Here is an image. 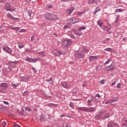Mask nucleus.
Here are the masks:
<instances>
[{"label": "nucleus", "mask_w": 127, "mask_h": 127, "mask_svg": "<svg viewBox=\"0 0 127 127\" xmlns=\"http://www.w3.org/2000/svg\"><path fill=\"white\" fill-rule=\"evenodd\" d=\"M39 56H40V57H43V56H45V55L44 54V53H43V52L39 53Z\"/></svg>", "instance_id": "nucleus-26"}, {"label": "nucleus", "mask_w": 127, "mask_h": 127, "mask_svg": "<svg viewBox=\"0 0 127 127\" xmlns=\"http://www.w3.org/2000/svg\"><path fill=\"white\" fill-rule=\"evenodd\" d=\"M3 103L5 105H9V103L8 102H7V101H3Z\"/></svg>", "instance_id": "nucleus-47"}, {"label": "nucleus", "mask_w": 127, "mask_h": 127, "mask_svg": "<svg viewBox=\"0 0 127 127\" xmlns=\"http://www.w3.org/2000/svg\"><path fill=\"white\" fill-rule=\"evenodd\" d=\"M25 61H27V62H29L30 63H32V58H30L29 57H27L25 59Z\"/></svg>", "instance_id": "nucleus-20"}, {"label": "nucleus", "mask_w": 127, "mask_h": 127, "mask_svg": "<svg viewBox=\"0 0 127 127\" xmlns=\"http://www.w3.org/2000/svg\"><path fill=\"white\" fill-rule=\"evenodd\" d=\"M109 39H110V38H107L104 40H102L101 41V42H102V43H107V42H108V40H109Z\"/></svg>", "instance_id": "nucleus-31"}, {"label": "nucleus", "mask_w": 127, "mask_h": 127, "mask_svg": "<svg viewBox=\"0 0 127 127\" xmlns=\"http://www.w3.org/2000/svg\"><path fill=\"white\" fill-rule=\"evenodd\" d=\"M100 10H101L100 9V8H99V7H97L95 10H94V14H96V13H97V12H98V11H100Z\"/></svg>", "instance_id": "nucleus-24"}, {"label": "nucleus", "mask_w": 127, "mask_h": 127, "mask_svg": "<svg viewBox=\"0 0 127 127\" xmlns=\"http://www.w3.org/2000/svg\"><path fill=\"white\" fill-rule=\"evenodd\" d=\"M103 70H105L106 71H112V64L108 66H105L103 68Z\"/></svg>", "instance_id": "nucleus-13"}, {"label": "nucleus", "mask_w": 127, "mask_h": 127, "mask_svg": "<svg viewBox=\"0 0 127 127\" xmlns=\"http://www.w3.org/2000/svg\"><path fill=\"white\" fill-rule=\"evenodd\" d=\"M110 101H106V104H110Z\"/></svg>", "instance_id": "nucleus-59"}, {"label": "nucleus", "mask_w": 127, "mask_h": 127, "mask_svg": "<svg viewBox=\"0 0 127 127\" xmlns=\"http://www.w3.org/2000/svg\"><path fill=\"white\" fill-rule=\"evenodd\" d=\"M63 2H68L69 1V0H61Z\"/></svg>", "instance_id": "nucleus-50"}, {"label": "nucleus", "mask_w": 127, "mask_h": 127, "mask_svg": "<svg viewBox=\"0 0 127 127\" xmlns=\"http://www.w3.org/2000/svg\"><path fill=\"white\" fill-rule=\"evenodd\" d=\"M81 14H83V13H85V11H82L81 12H80Z\"/></svg>", "instance_id": "nucleus-57"}, {"label": "nucleus", "mask_w": 127, "mask_h": 127, "mask_svg": "<svg viewBox=\"0 0 127 127\" xmlns=\"http://www.w3.org/2000/svg\"><path fill=\"white\" fill-rule=\"evenodd\" d=\"M119 100V98H118V96L117 95H114L112 98V102H117Z\"/></svg>", "instance_id": "nucleus-18"}, {"label": "nucleus", "mask_w": 127, "mask_h": 127, "mask_svg": "<svg viewBox=\"0 0 127 127\" xmlns=\"http://www.w3.org/2000/svg\"><path fill=\"white\" fill-rule=\"evenodd\" d=\"M69 107L71 108V109H74V107H75V105L74 104V103L71 102L69 103Z\"/></svg>", "instance_id": "nucleus-23"}, {"label": "nucleus", "mask_w": 127, "mask_h": 127, "mask_svg": "<svg viewBox=\"0 0 127 127\" xmlns=\"http://www.w3.org/2000/svg\"><path fill=\"white\" fill-rule=\"evenodd\" d=\"M34 36H32L31 38V41H33L34 40Z\"/></svg>", "instance_id": "nucleus-51"}, {"label": "nucleus", "mask_w": 127, "mask_h": 127, "mask_svg": "<svg viewBox=\"0 0 127 127\" xmlns=\"http://www.w3.org/2000/svg\"><path fill=\"white\" fill-rule=\"evenodd\" d=\"M53 54H54V55H55V56L59 57L61 55V52L58 51L57 50H55L53 52Z\"/></svg>", "instance_id": "nucleus-10"}, {"label": "nucleus", "mask_w": 127, "mask_h": 127, "mask_svg": "<svg viewBox=\"0 0 127 127\" xmlns=\"http://www.w3.org/2000/svg\"><path fill=\"white\" fill-rule=\"evenodd\" d=\"M123 41H126V38H124L123 39Z\"/></svg>", "instance_id": "nucleus-62"}, {"label": "nucleus", "mask_w": 127, "mask_h": 127, "mask_svg": "<svg viewBox=\"0 0 127 127\" xmlns=\"http://www.w3.org/2000/svg\"><path fill=\"white\" fill-rule=\"evenodd\" d=\"M96 110H97V108L96 107H89V108H88V112H95Z\"/></svg>", "instance_id": "nucleus-16"}, {"label": "nucleus", "mask_w": 127, "mask_h": 127, "mask_svg": "<svg viewBox=\"0 0 127 127\" xmlns=\"http://www.w3.org/2000/svg\"><path fill=\"white\" fill-rule=\"evenodd\" d=\"M37 61H40V58H35V59H32V63H36Z\"/></svg>", "instance_id": "nucleus-17"}, {"label": "nucleus", "mask_w": 127, "mask_h": 127, "mask_svg": "<svg viewBox=\"0 0 127 127\" xmlns=\"http://www.w3.org/2000/svg\"><path fill=\"white\" fill-rule=\"evenodd\" d=\"M75 57L78 59H82L85 57V55L83 54L82 52H78L76 54Z\"/></svg>", "instance_id": "nucleus-5"}, {"label": "nucleus", "mask_w": 127, "mask_h": 127, "mask_svg": "<svg viewBox=\"0 0 127 127\" xmlns=\"http://www.w3.org/2000/svg\"><path fill=\"white\" fill-rule=\"evenodd\" d=\"M117 87L118 88V89H120V88H121V83H118L117 85Z\"/></svg>", "instance_id": "nucleus-48"}, {"label": "nucleus", "mask_w": 127, "mask_h": 127, "mask_svg": "<svg viewBox=\"0 0 127 127\" xmlns=\"http://www.w3.org/2000/svg\"><path fill=\"white\" fill-rule=\"evenodd\" d=\"M4 9H5V10H7L11 12L14 11V10H15L16 9L15 8H13V9L10 8V5L9 4V3H8V2H7L5 3Z\"/></svg>", "instance_id": "nucleus-4"}, {"label": "nucleus", "mask_w": 127, "mask_h": 127, "mask_svg": "<svg viewBox=\"0 0 127 127\" xmlns=\"http://www.w3.org/2000/svg\"><path fill=\"white\" fill-rule=\"evenodd\" d=\"M95 97H97V98H100L101 96H100V94L99 93H97L96 94Z\"/></svg>", "instance_id": "nucleus-52"}, {"label": "nucleus", "mask_w": 127, "mask_h": 127, "mask_svg": "<svg viewBox=\"0 0 127 127\" xmlns=\"http://www.w3.org/2000/svg\"><path fill=\"white\" fill-rule=\"evenodd\" d=\"M124 126H125V127H127V123L125 124L124 125Z\"/></svg>", "instance_id": "nucleus-63"}, {"label": "nucleus", "mask_w": 127, "mask_h": 127, "mask_svg": "<svg viewBox=\"0 0 127 127\" xmlns=\"http://www.w3.org/2000/svg\"><path fill=\"white\" fill-rule=\"evenodd\" d=\"M65 127H69V126L68 125V124L65 125Z\"/></svg>", "instance_id": "nucleus-61"}, {"label": "nucleus", "mask_w": 127, "mask_h": 127, "mask_svg": "<svg viewBox=\"0 0 127 127\" xmlns=\"http://www.w3.org/2000/svg\"><path fill=\"white\" fill-rule=\"evenodd\" d=\"M112 61L111 59H108V60L105 62V65H107V64H109Z\"/></svg>", "instance_id": "nucleus-27"}, {"label": "nucleus", "mask_w": 127, "mask_h": 127, "mask_svg": "<svg viewBox=\"0 0 127 127\" xmlns=\"http://www.w3.org/2000/svg\"><path fill=\"white\" fill-rule=\"evenodd\" d=\"M75 10V7H71L68 9V15H71V13Z\"/></svg>", "instance_id": "nucleus-14"}, {"label": "nucleus", "mask_w": 127, "mask_h": 127, "mask_svg": "<svg viewBox=\"0 0 127 127\" xmlns=\"http://www.w3.org/2000/svg\"><path fill=\"white\" fill-rule=\"evenodd\" d=\"M108 25H109V28H107V27H104V30H107V32L108 33H111V32H110V30H111V24H109V23H107Z\"/></svg>", "instance_id": "nucleus-12"}, {"label": "nucleus", "mask_w": 127, "mask_h": 127, "mask_svg": "<svg viewBox=\"0 0 127 127\" xmlns=\"http://www.w3.org/2000/svg\"><path fill=\"white\" fill-rule=\"evenodd\" d=\"M31 14H32V11H28V15H29V16H31Z\"/></svg>", "instance_id": "nucleus-37"}, {"label": "nucleus", "mask_w": 127, "mask_h": 127, "mask_svg": "<svg viewBox=\"0 0 127 127\" xmlns=\"http://www.w3.org/2000/svg\"><path fill=\"white\" fill-rule=\"evenodd\" d=\"M77 110L78 111H81L82 112H88L89 108L86 107H78Z\"/></svg>", "instance_id": "nucleus-6"}, {"label": "nucleus", "mask_w": 127, "mask_h": 127, "mask_svg": "<svg viewBox=\"0 0 127 127\" xmlns=\"http://www.w3.org/2000/svg\"><path fill=\"white\" fill-rule=\"evenodd\" d=\"M64 28H68V26H64Z\"/></svg>", "instance_id": "nucleus-60"}, {"label": "nucleus", "mask_w": 127, "mask_h": 127, "mask_svg": "<svg viewBox=\"0 0 127 127\" xmlns=\"http://www.w3.org/2000/svg\"><path fill=\"white\" fill-rule=\"evenodd\" d=\"M14 127H20V125L17 124H15L13 125Z\"/></svg>", "instance_id": "nucleus-38"}, {"label": "nucleus", "mask_w": 127, "mask_h": 127, "mask_svg": "<svg viewBox=\"0 0 127 127\" xmlns=\"http://www.w3.org/2000/svg\"><path fill=\"white\" fill-rule=\"evenodd\" d=\"M71 38H72V39H75V36L71 35Z\"/></svg>", "instance_id": "nucleus-56"}, {"label": "nucleus", "mask_w": 127, "mask_h": 127, "mask_svg": "<svg viewBox=\"0 0 127 127\" xmlns=\"http://www.w3.org/2000/svg\"><path fill=\"white\" fill-rule=\"evenodd\" d=\"M53 7V4H48L45 6V8L47 10H48V9H49V8H52Z\"/></svg>", "instance_id": "nucleus-15"}, {"label": "nucleus", "mask_w": 127, "mask_h": 127, "mask_svg": "<svg viewBox=\"0 0 127 127\" xmlns=\"http://www.w3.org/2000/svg\"><path fill=\"white\" fill-rule=\"evenodd\" d=\"M18 47L20 49H21V48H23L24 47V45L23 44H19L18 45Z\"/></svg>", "instance_id": "nucleus-28"}, {"label": "nucleus", "mask_w": 127, "mask_h": 127, "mask_svg": "<svg viewBox=\"0 0 127 127\" xmlns=\"http://www.w3.org/2000/svg\"><path fill=\"white\" fill-rule=\"evenodd\" d=\"M87 104H88V106H90V105L92 106V100H88L87 101Z\"/></svg>", "instance_id": "nucleus-33"}, {"label": "nucleus", "mask_w": 127, "mask_h": 127, "mask_svg": "<svg viewBox=\"0 0 127 127\" xmlns=\"http://www.w3.org/2000/svg\"><path fill=\"white\" fill-rule=\"evenodd\" d=\"M77 15H82V14H81V12H78L77 13Z\"/></svg>", "instance_id": "nucleus-55"}, {"label": "nucleus", "mask_w": 127, "mask_h": 127, "mask_svg": "<svg viewBox=\"0 0 127 127\" xmlns=\"http://www.w3.org/2000/svg\"><path fill=\"white\" fill-rule=\"evenodd\" d=\"M0 87L2 90H6L7 89V84L6 83H1Z\"/></svg>", "instance_id": "nucleus-7"}, {"label": "nucleus", "mask_w": 127, "mask_h": 127, "mask_svg": "<svg viewBox=\"0 0 127 127\" xmlns=\"http://www.w3.org/2000/svg\"><path fill=\"white\" fill-rule=\"evenodd\" d=\"M62 48H63L64 49H65V48H69V47L70 46V45H72V44H73V42L71 40H65V39H63L62 41Z\"/></svg>", "instance_id": "nucleus-1"}, {"label": "nucleus", "mask_w": 127, "mask_h": 127, "mask_svg": "<svg viewBox=\"0 0 127 127\" xmlns=\"http://www.w3.org/2000/svg\"><path fill=\"white\" fill-rule=\"evenodd\" d=\"M107 126H108V127H112V123L111 122H109L107 124Z\"/></svg>", "instance_id": "nucleus-42"}, {"label": "nucleus", "mask_w": 127, "mask_h": 127, "mask_svg": "<svg viewBox=\"0 0 127 127\" xmlns=\"http://www.w3.org/2000/svg\"><path fill=\"white\" fill-rule=\"evenodd\" d=\"M104 81H105V80H104V79H102V80L100 81V84H104V83H105Z\"/></svg>", "instance_id": "nucleus-49"}, {"label": "nucleus", "mask_w": 127, "mask_h": 127, "mask_svg": "<svg viewBox=\"0 0 127 127\" xmlns=\"http://www.w3.org/2000/svg\"><path fill=\"white\" fill-rule=\"evenodd\" d=\"M110 117V115L109 114V113H107L105 115V119H108V118H109Z\"/></svg>", "instance_id": "nucleus-40"}, {"label": "nucleus", "mask_w": 127, "mask_h": 127, "mask_svg": "<svg viewBox=\"0 0 127 127\" xmlns=\"http://www.w3.org/2000/svg\"><path fill=\"white\" fill-rule=\"evenodd\" d=\"M7 16H8L9 17V18H13V16H12V15H11L9 13H7Z\"/></svg>", "instance_id": "nucleus-32"}, {"label": "nucleus", "mask_w": 127, "mask_h": 127, "mask_svg": "<svg viewBox=\"0 0 127 127\" xmlns=\"http://www.w3.org/2000/svg\"><path fill=\"white\" fill-rule=\"evenodd\" d=\"M13 19H14V20H18V19H19V18H14V17H13Z\"/></svg>", "instance_id": "nucleus-53"}, {"label": "nucleus", "mask_w": 127, "mask_h": 127, "mask_svg": "<svg viewBox=\"0 0 127 127\" xmlns=\"http://www.w3.org/2000/svg\"><path fill=\"white\" fill-rule=\"evenodd\" d=\"M8 123L7 120L4 119V120H2L0 121V124L2 127H5L6 126V123Z\"/></svg>", "instance_id": "nucleus-9"}, {"label": "nucleus", "mask_w": 127, "mask_h": 127, "mask_svg": "<svg viewBox=\"0 0 127 127\" xmlns=\"http://www.w3.org/2000/svg\"><path fill=\"white\" fill-rule=\"evenodd\" d=\"M88 3H94V0H89L88 1Z\"/></svg>", "instance_id": "nucleus-45"}, {"label": "nucleus", "mask_w": 127, "mask_h": 127, "mask_svg": "<svg viewBox=\"0 0 127 127\" xmlns=\"http://www.w3.org/2000/svg\"><path fill=\"white\" fill-rule=\"evenodd\" d=\"M122 11H123V9L120 8L116 9L115 12H122Z\"/></svg>", "instance_id": "nucleus-30"}, {"label": "nucleus", "mask_w": 127, "mask_h": 127, "mask_svg": "<svg viewBox=\"0 0 127 127\" xmlns=\"http://www.w3.org/2000/svg\"><path fill=\"white\" fill-rule=\"evenodd\" d=\"M62 85H63V87L64 88H65V89L69 88V86L67 85V83H66L65 82H63Z\"/></svg>", "instance_id": "nucleus-21"}, {"label": "nucleus", "mask_w": 127, "mask_h": 127, "mask_svg": "<svg viewBox=\"0 0 127 127\" xmlns=\"http://www.w3.org/2000/svg\"><path fill=\"white\" fill-rule=\"evenodd\" d=\"M3 50H4V51H5V52H6L7 53H9V54H11V55L13 56V55L12 54H14V53H13V51L11 49H10V48L8 47L6 45H4L3 46Z\"/></svg>", "instance_id": "nucleus-3"}, {"label": "nucleus", "mask_w": 127, "mask_h": 127, "mask_svg": "<svg viewBox=\"0 0 127 127\" xmlns=\"http://www.w3.org/2000/svg\"><path fill=\"white\" fill-rule=\"evenodd\" d=\"M116 82H117V80L115 81L114 82L112 83V85L114 86V85H116Z\"/></svg>", "instance_id": "nucleus-54"}, {"label": "nucleus", "mask_w": 127, "mask_h": 127, "mask_svg": "<svg viewBox=\"0 0 127 127\" xmlns=\"http://www.w3.org/2000/svg\"><path fill=\"white\" fill-rule=\"evenodd\" d=\"M19 79L21 82H24L26 80V78L23 76H20Z\"/></svg>", "instance_id": "nucleus-22"}, {"label": "nucleus", "mask_w": 127, "mask_h": 127, "mask_svg": "<svg viewBox=\"0 0 127 127\" xmlns=\"http://www.w3.org/2000/svg\"><path fill=\"white\" fill-rule=\"evenodd\" d=\"M57 16L56 14H54L52 13H46L45 15V18L47 19V20H50V21H53L56 19V17Z\"/></svg>", "instance_id": "nucleus-2"}, {"label": "nucleus", "mask_w": 127, "mask_h": 127, "mask_svg": "<svg viewBox=\"0 0 127 127\" xmlns=\"http://www.w3.org/2000/svg\"><path fill=\"white\" fill-rule=\"evenodd\" d=\"M68 22H69V24H74V23H77V21H76V19L74 17H72L71 19H69L68 20Z\"/></svg>", "instance_id": "nucleus-8"}, {"label": "nucleus", "mask_w": 127, "mask_h": 127, "mask_svg": "<svg viewBox=\"0 0 127 127\" xmlns=\"http://www.w3.org/2000/svg\"><path fill=\"white\" fill-rule=\"evenodd\" d=\"M94 57H95V56H90V57H89V60H93V59H93Z\"/></svg>", "instance_id": "nucleus-44"}, {"label": "nucleus", "mask_w": 127, "mask_h": 127, "mask_svg": "<svg viewBox=\"0 0 127 127\" xmlns=\"http://www.w3.org/2000/svg\"><path fill=\"white\" fill-rule=\"evenodd\" d=\"M44 120H45V117H44V116H41L40 118V121L41 122H43V121H44Z\"/></svg>", "instance_id": "nucleus-25"}, {"label": "nucleus", "mask_w": 127, "mask_h": 127, "mask_svg": "<svg viewBox=\"0 0 127 127\" xmlns=\"http://www.w3.org/2000/svg\"><path fill=\"white\" fill-rule=\"evenodd\" d=\"M97 25H99L100 27H102V26H103V22H102V21H101L100 20H99L97 21Z\"/></svg>", "instance_id": "nucleus-19"}, {"label": "nucleus", "mask_w": 127, "mask_h": 127, "mask_svg": "<svg viewBox=\"0 0 127 127\" xmlns=\"http://www.w3.org/2000/svg\"><path fill=\"white\" fill-rule=\"evenodd\" d=\"M84 29H86V27L82 26L79 28V30H84Z\"/></svg>", "instance_id": "nucleus-39"}, {"label": "nucleus", "mask_w": 127, "mask_h": 127, "mask_svg": "<svg viewBox=\"0 0 127 127\" xmlns=\"http://www.w3.org/2000/svg\"><path fill=\"white\" fill-rule=\"evenodd\" d=\"M9 28L10 29H12L13 30H15V31H18L19 29H20V28L18 27H13V26H9Z\"/></svg>", "instance_id": "nucleus-11"}, {"label": "nucleus", "mask_w": 127, "mask_h": 127, "mask_svg": "<svg viewBox=\"0 0 127 127\" xmlns=\"http://www.w3.org/2000/svg\"><path fill=\"white\" fill-rule=\"evenodd\" d=\"M53 79L52 77H51L50 79H46V82H51V83H52V81H53Z\"/></svg>", "instance_id": "nucleus-35"}, {"label": "nucleus", "mask_w": 127, "mask_h": 127, "mask_svg": "<svg viewBox=\"0 0 127 127\" xmlns=\"http://www.w3.org/2000/svg\"><path fill=\"white\" fill-rule=\"evenodd\" d=\"M31 0H25L26 1H27V2H30V1Z\"/></svg>", "instance_id": "nucleus-58"}, {"label": "nucleus", "mask_w": 127, "mask_h": 127, "mask_svg": "<svg viewBox=\"0 0 127 127\" xmlns=\"http://www.w3.org/2000/svg\"><path fill=\"white\" fill-rule=\"evenodd\" d=\"M32 69L33 71V73H36V69H35V67L32 66Z\"/></svg>", "instance_id": "nucleus-41"}, {"label": "nucleus", "mask_w": 127, "mask_h": 127, "mask_svg": "<svg viewBox=\"0 0 127 127\" xmlns=\"http://www.w3.org/2000/svg\"><path fill=\"white\" fill-rule=\"evenodd\" d=\"M23 96H28V91H24L23 93Z\"/></svg>", "instance_id": "nucleus-34"}, {"label": "nucleus", "mask_w": 127, "mask_h": 127, "mask_svg": "<svg viewBox=\"0 0 127 127\" xmlns=\"http://www.w3.org/2000/svg\"><path fill=\"white\" fill-rule=\"evenodd\" d=\"M28 79H29V77H27L26 78V80H28Z\"/></svg>", "instance_id": "nucleus-64"}, {"label": "nucleus", "mask_w": 127, "mask_h": 127, "mask_svg": "<svg viewBox=\"0 0 127 127\" xmlns=\"http://www.w3.org/2000/svg\"><path fill=\"white\" fill-rule=\"evenodd\" d=\"M100 118H101V115H100V114H97L95 116V119H100Z\"/></svg>", "instance_id": "nucleus-36"}, {"label": "nucleus", "mask_w": 127, "mask_h": 127, "mask_svg": "<svg viewBox=\"0 0 127 127\" xmlns=\"http://www.w3.org/2000/svg\"><path fill=\"white\" fill-rule=\"evenodd\" d=\"M119 19H120V15H118L116 19V21H119Z\"/></svg>", "instance_id": "nucleus-46"}, {"label": "nucleus", "mask_w": 127, "mask_h": 127, "mask_svg": "<svg viewBox=\"0 0 127 127\" xmlns=\"http://www.w3.org/2000/svg\"><path fill=\"white\" fill-rule=\"evenodd\" d=\"M12 87H13V88H16V87H18V84H13L12 83Z\"/></svg>", "instance_id": "nucleus-29"}, {"label": "nucleus", "mask_w": 127, "mask_h": 127, "mask_svg": "<svg viewBox=\"0 0 127 127\" xmlns=\"http://www.w3.org/2000/svg\"><path fill=\"white\" fill-rule=\"evenodd\" d=\"M99 1H100V0H93L94 3H97Z\"/></svg>", "instance_id": "nucleus-43"}]
</instances>
